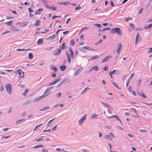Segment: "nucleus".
Returning a JSON list of instances; mask_svg holds the SVG:
<instances>
[{"instance_id":"47","label":"nucleus","mask_w":152,"mask_h":152,"mask_svg":"<svg viewBox=\"0 0 152 152\" xmlns=\"http://www.w3.org/2000/svg\"><path fill=\"white\" fill-rule=\"evenodd\" d=\"M81 9V7L80 6H77L75 9V10H80Z\"/></svg>"},{"instance_id":"19","label":"nucleus","mask_w":152,"mask_h":152,"mask_svg":"<svg viewBox=\"0 0 152 152\" xmlns=\"http://www.w3.org/2000/svg\"><path fill=\"white\" fill-rule=\"evenodd\" d=\"M43 10V9L39 8L35 12V14L36 15L40 14L41 13V11H42Z\"/></svg>"},{"instance_id":"43","label":"nucleus","mask_w":152,"mask_h":152,"mask_svg":"<svg viewBox=\"0 0 152 152\" xmlns=\"http://www.w3.org/2000/svg\"><path fill=\"white\" fill-rule=\"evenodd\" d=\"M68 59V62L70 64L71 61V58L70 57H67Z\"/></svg>"},{"instance_id":"36","label":"nucleus","mask_w":152,"mask_h":152,"mask_svg":"<svg viewBox=\"0 0 152 152\" xmlns=\"http://www.w3.org/2000/svg\"><path fill=\"white\" fill-rule=\"evenodd\" d=\"M70 44L72 46L74 45L75 44V42L74 41L73 39L71 40L70 41Z\"/></svg>"},{"instance_id":"30","label":"nucleus","mask_w":152,"mask_h":152,"mask_svg":"<svg viewBox=\"0 0 152 152\" xmlns=\"http://www.w3.org/2000/svg\"><path fill=\"white\" fill-rule=\"evenodd\" d=\"M66 67L65 66H61L60 67V69L62 71H64L66 69Z\"/></svg>"},{"instance_id":"38","label":"nucleus","mask_w":152,"mask_h":152,"mask_svg":"<svg viewBox=\"0 0 152 152\" xmlns=\"http://www.w3.org/2000/svg\"><path fill=\"white\" fill-rule=\"evenodd\" d=\"M13 23V21L11 20L8 23H6V24H7L8 26H10L11 24Z\"/></svg>"},{"instance_id":"4","label":"nucleus","mask_w":152,"mask_h":152,"mask_svg":"<svg viewBox=\"0 0 152 152\" xmlns=\"http://www.w3.org/2000/svg\"><path fill=\"white\" fill-rule=\"evenodd\" d=\"M120 73V72L118 70L114 69L112 72H111V71H110L109 74L111 77V79H113V76L112 75V74H115L117 75L119 74Z\"/></svg>"},{"instance_id":"16","label":"nucleus","mask_w":152,"mask_h":152,"mask_svg":"<svg viewBox=\"0 0 152 152\" xmlns=\"http://www.w3.org/2000/svg\"><path fill=\"white\" fill-rule=\"evenodd\" d=\"M29 23L28 21H26L23 23H21L20 25L22 27H24L26 25H28Z\"/></svg>"},{"instance_id":"53","label":"nucleus","mask_w":152,"mask_h":152,"mask_svg":"<svg viewBox=\"0 0 152 152\" xmlns=\"http://www.w3.org/2000/svg\"><path fill=\"white\" fill-rule=\"evenodd\" d=\"M128 91L130 92H132V87L129 86L128 88Z\"/></svg>"},{"instance_id":"12","label":"nucleus","mask_w":152,"mask_h":152,"mask_svg":"<svg viewBox=\"0 0 152 152\" xmlns=\"http://www.w3.org/2000/svg\"><path fill=\"white\" fill-rule=\"evenodd\" d=\"M82 70V68H80L78 69L75 74V75L76 76L78 75V74L81 72Z\"/></svg>"},{"instance_id":"33","label":"nucleus","mask_w":152,"mask_h":152,"mask_svg":"<svg viewBox=\"0 0 152 152\" xmlns=\"http://www.w3.org/2000/svg\"><path fill=\"white\" fill-rule=\"evenodd\" d=\"M29 58L30 59H31L33 58V55L32 53H29L28 54Z\"/></svg>"},{"instance_id":"60","label":"nucleus","mask_w":152,"mask_h":152,"mask_svg":"<svg viewBox=\"0 0 152 152\" xmlns=\"http://www.w3.org/2000/svg\"><path fill=\"white\" fill-rule=\"evenodd\" d=\"M60 17H61V16L58 17V16H57L56 15H54L52 17V19H54L56 18Z\"/></svg>"},{"instance_id":"1","label":"nucleus","mask_w":152,"mask_h":152,"mask_svg":"<svg viewBox=\"0 0 152 152\" xmlns=\"http://www.w3.org/2000/svg\"><path fill=\"white\" fill-rule=\"evenodd\" d=\"M54 87L52 86L47 88L44 91L43 94L41 96L43 98L47 97L51 93V90L53 89Z\"/></svg>"},{"instance_id":"51","label":"nucleus","mask_w":152,"mask_h":152,"mask_svg":"<svg viewBox=\"0 0 152 152\" xmlns=\"http://www.w3.org/2000/svg\"><path fill=\"white\" fill-rule=\"evenodd\" d=\"M139 131L141 133H144L146 132L145 130L143 129H139Z\"/></svg>"},{"instance_id":"7","label":"nucleus","mask_w":152,"mask_h":152,"mask_svg":"<svg viewBox=\"0 0 152 152\" xmlns=\"http://www.w3.org/2000/svg\"><path fill=\"white\" fill-rule=\"evenodd\" d=\"M60 48H58L55 50L53 53V55L58 56L60 54L61 51V50Z\"/></svg>"},{"instance_id":"26","label":"nucleus","mask_w":152,"mask_h":152,"mask_svg":"<svg viewBox=\"0 0 152 152\" xmlns=\"http://www.w3.org/2000/svg\"><path fill=\"white\" fill-rule=\"evenodd\" d=\"M42 99H43V98L42 97V96H39L38 98L35 99L34 100V102H38V101H39L40 100Z\"/></svg>"},{"instance_id":"2","label":"nucleus","mask_w":152,"mask_h":152,"mask_svg":"<svg viewBox=\"0 0 152 152\" xmlns=\"http://www.w3.org/2000/svg\"><path fill=\"white\" fill-rule=\"evenodd\" d=\"M111 32L113 34L117 33V34L121 35V31L119 28H116L114 29H112L111 30Z\"/></svg>"},{"instance_id":"10","label":"nucleus","mask_w":152,"mask_h":152,"mask_svg":"<svg viewBox=\"0 0 152 152\" xmlns=\"http://www.w3.org/2000/svg\"><path fill=\"white\" fill-rule=\"evenodd\" d=\"M46 7L50 10H56L57 9L56 7H54L53 6H50L49 5H46Z\"/></svg>"},{"instance_id":"18","label":"nucleus","mask_w":152,"mask_h":152,"mask_svg":"<svg viewBox=\"0 0 152 152\" xmlns=\"http://www.w3.org/2000/svg\"><path fill=\"white\" fill-rule=\"evenodd\" d=\"M97 116L98 115L94 114V115H92L90 116V119H93L96 118Z\"/></svg>"},{"instance_id":"22","label":"nucleus","mask_w":152,"mask_h":152,"mask_svg":"<svg viewBox=\"0 0 152 152\" xmlns=\"http://www.w3.org/2000/svg\"><path fill=\"white\" fill-rule=\"evenodd\" d=\"M61 83L63 84H66L69 82V81L67 79H65L63 80L61 82Z\"/></svg>"},{"instance_id":"46","label":"nucleus","mask_w":152,"mask_h":152,"mask_svg":"<svg viewBox=\"0 0 152 152\" xmlns=\"http://www.w3.org/2000/svg\"><path fill=\"white\" fill-rule=\"evenodd\" d=\"M53 121L52 120H50L48 123L47 125L48 126H50L51 125V123Z\"/></svg>"},{"instance_id":"5","label":"nucleus","mask_w":152,"mask_h":152,"mask_svg":"<svg viewBox=\"0 0 152 152\" xmlns=\"http://www.w3.org/2000/svg\"><path fill=\"white\" fill-rule=\"evenodd\" d=\"M84 49H85L88 50H92V51L94 50L92 49L91 47H89V46H83V48H80V50L82 51H83Z\"/></svg>"},{"instance_id":"3","label":"nucleus","mask_w":152,"mask_h":152,"mask_svg":"<svg viewBox=\"0 0 152 152\" xmlns=\"http://www.w3.org/2000/svg\"><path fill=\"white\" fill-rule=\"evenodd\" d=\"M6 88L8 93L11 94L12 92V86L10 84H7L5 86Z\"/></svg>"},{"instance_id":"35","label":"nucleus","mask_w":152,"mask_h":152,"mask_svg":"<svg viewBox=\"0 0 152 152\" xmlns=\"http://www.w3.org/2000/svg\"><path fill=\"white\" fill-rule=\"evenodd\" d=\"M99 56L96 55L95 56H93L91 58L92 60H94L95 59H96L99 57Z\"/></svg>"},{"instance_id":"45","label":"nucleus","mask_w":152,"mask_h":152,"mask_svg":"<svg viewBox=\"0 0 152 152\" xmlns=\"http://www.w3.org/2000/svg\"><path fill=\"white\" fill-rule=\"evenodd\" d=\"M62 84V83H61V82L59 83L58 85L56 86V87L57 88H58V87H60V86H61V85Z\"/></svg>"},{"instance_id":"59","label":"nucleus","mask_w":152,"mask_h":152,"mask_svg":"<svg viewBox=\"0 0 152 152\" xmlns=\"http://www.w3.org/2000/svg\"><path fill=\"white\" fill-rule=\"evenodd\" d=\"M129 81V79H128L126 82V87H127L128 86Z\"/></svg>"},{"instance_id":"57","label":"nucleus","mask_w":152,"mask_h":152,"mask_svg":"<svg viewBox=\"0 0 152 152\" xmlns=\"http://www.w3.org/2000/svg\"><path fill=\"white\" fill-rule=\"evenodd\" d=\"M13 19V17H11L10 16H8L6 18L7 19Z\"/></svg>"},{"instance_id":"56","label":"nucleus","mask_w":152,"mask_h":152,"mask_svg":"<svg viewBox=\"0 0 152 152\" xmlns=\"http://www.w3.org/2000/svg\"><path fill=\"white\" fill-rule=\"evenodd\" d=\"M104 127L105 128L109 129H111V127L109 126L106 125L104 126Z\"/></svg>"},{"instance_id":"9","label":"nucleus","mask_w":152,"mask_h":152,"mask_svg":"<svg viewBox=\"0 0 152 152\" xmlns=\"http://www.w3.org/2000/svg\"><path fill=\"white\" fill-rule=\"evenodd\" d=\"M122 45L121 44H119L118 45V49L117 51V53H118L119 54L120 52L121 48V47H122Z\"/></svg>"},{"instance_id":"13","label":"nucleus","mask_w":152,"mask_h":152,"mask_svg":"<svg viewBox=\"0 0 152 152\" xmlns=\"http://www.w3.org/2000/svg\"><path fill=\"white\" fill-rule=\"evenodd\" d=\"M55 35L53 34L52 36L48 37L47 38V40L49 41H51L52 40H53L55 38Z\"/></svg>"},{"instance_id":"28","label":"nucleus","mask_w":152,"mask_h":152,"mask_svg":"<svg viewBox=\"0 0 152 152\" xmlns=\"http://www.w3.org/2000/svg\"><path fill=\"white\" fill-rule=\"evenodd\" d=\"M40 21L39 20H37L35 23L34 24V25L35 26H38L40 25Z\"/></svg>"},{"instance_id":"20","label":"nucleus","mask_w":152,"mask_h":152,"mask_svg":"<svg viewBox=\"0 0 152 152\" xmlns=\"http://www.w3.org/2000/svg\"><path fill=\"white\" fill-rule=\"evenodd\" d=\"M10 29L12 31H19V30L17 28H16L14 27H12L10 28Z\"/></svg>"},{"instance_id":"25","label":"nucleus","mask_w":152,"mask_h":152,"mask_svg":"<svg viewBox=\"0 0 152 152\" xmlns=\"http://www.w3.org/2000/svg\"><path fill=\"white\" fill-rule=\"evenodd\" d=\"M104 139H108L109 140H112V139L110 137V136L109 134H106L104 137Z\"/></svg>"},{"instance_id":"27","label":"nucleus","mask_w":152,"mask_h":152,"mask_svg":"<svg viewBox=\"0 0 152 152\" xmlns=\"http://www.w3.org/2000/svg\"><path fill=\"white\" fill-rule=\"evenodd\" d=\"M51 69L54 70L55 72L57 71V68L54 66H52L50 67Z\"/></svg>"},{"instance_id":"62","label":"nucleus","mask_w":152,"mask_h":152,"mask_svg":"<svg viewBox=\"0 0 152 152\" xmlns=\"http://www.w3.org/2000/svg\"><path fill=\"white\" fill-rule=\"evenodd\" d=\"M127 135H128L129 137H131V138H133V136L132 135V134H127Z\"/></svg>"},{"instance_id":"49","label":"nucleus","mask_w":152,"mask_h":152,"mask_svg":"<svg viewBox=\"0 0 152 152\" xmlns=\"http://www.w3.org/2000/svg\"><path fill=\"white\" fill-rule=\"evenodd\" d=\"M134 73H132V74H131V76L129 77V80H131L132 77L134 76Z\"/></svg>"},{"instance_id":"44","label":"nucleus","mask_w":152,"mask_h":152,"mask_svg":"<svg viewBox=\"0 0 152 152\" xmlns=\"http://www.w3.org/2000/svg\"><path fill=\"white\" fill-rule=\"evenodd\" d=\"M130 26L133 29L135 27V25L133 23H131L130 24Z\"/></svg>"},{"instance_id":"61","label":"nucleus","mask_w":152,"mask_h":152,"mask_svg":"<svg viewBox=\"0 0 152 152\" xmlns=\"http://www.w3.org/2000/svg\"><path fill=\"white\" fill-rule=\"evenodd\" d=\"M107 66H106L104 68H102V69L104 71H107Z\"/></svg>"},{"instance_id":"48","label":"nucleus","mask_w":152,"mask_h":152,"mask_svg":"<svg viewBox=\"0 0 152 152\" xmlns=\"http://www.w3.org/2000/svg\"><path fill=\"white\" fill-rule=\"evenodd\" d=\"M28 49H27L25 50V49H18L17 50L18 51H26Z\"/></svg>"},{"instance_id":"54","label":"nucleus","mask_w":152,"mask_h":152,"mask_svg":"<svg viewBox=\"0 0 152 152\" xmlns=\"http://www.w3.org/2000/svg\"><path fill=\"white\" fill-rule=\"evenodd\" d=\"M117 116L115 115H112V116H110V117H109V118H116V117H117Z\"/></svg>"},{"instance_id":"58","label":"nucleus","mask_w":152,"mask_h":152,"mask_svg":"<svg viewBox=\"0 0 152 152\" xmlns=\"http://www.w3.org/2000/svg\"><path fill=\"white\" fill-rule=\"evenodd\" d=\"M61 78H58L57 79L55 80L56 82L58 83L59 81H61Z\"/></svg>"},{"instance_id":"55","label":"nucleus","mask_w":152,"mask_h":152,"mask_svg":"<svg viewBox=\"0 0 152 152\" xmlns=\"http://www.w3.org/2000/svg\"><path fill=\"white\" fill-rule=\"evenodd\" d=\"M57 127V126H55L52 129V131H54V130H55V131H56V128Z\"/></svg>"},{"instance_id":"23","label":"nucleus","mask_w":152,"mask_h":152,"mask_svg":"<svg viewBox=\"0 0 152 152\" xmlns=\"http://www.w3.org/2000/svg\"><path fill=\"white\" fill-rule=\"evenodd\" d=\"M90 88L88 87H86L85 88L84 90L81 92V94H85L86 92L87 91L90 89Z\"/></svg>"},{"instance_id":"32","label":"nucleus","mask_w":152,"mask_h":152,"mask_svg":"<svg viewBox=\"0 0 152 152\" xmlns=\"http://www.w3.org/2000/svg\"><path fill=\"white\" fill-rule=\"evenodd\" d=\"M44 146L43 145H37L35 146L34 147V149H36V148H42Z\"/></svg>"},{"instance_id":"15","label":"nucleus","mask_w":152,"mask_h":152,"mask_svg":"<svg viewBox=\"0 0 152 152\" xmlns=\"http://www.w3.org/2000/svg\"><path fill=\"white\" fill-rule=\"evenodd\" d=\"M152 27V24L151 23L148 25H144V28L145 29H147L148 28H150Z\"/></svg>"},{"instance_id":"11","label":"nucleus","mask_w":152,"mask_h":152,"mask_svg":"<svg viewBox=\"0 0 152 152\" xmlns=\"http://www.w3.org/2000/svg\"><path fill=\"white\" fill-rule=\"evenodd\" d=\"M17 71H18V73L19 75H22L21 72L23 73V75L21 76V77L23 78L24 77V72L22 71L21 69H19Z\"/></svg>"},{"instance_id":"42","label":"nucleus","mask_w":152,"mask_h":152,"mask_svg":"<svg viewBox=\"0 0 152 152\" xmlns=\"http://www.w3.org/2000/svg\"><path fill=\"white\" fill-rule=\"evenodd\" d=\"M49 108V106L47 107H44V108H43L42 109L40 110V111H42L45 110H47V109H48V108Z\"/></svg>"},{"instance_id":"52","label":"nucleus","mask_w":152,"mask_h":152,"mask_svg":"<svg viewBox=\"0 0 152 152\" xmlns=\"http://www.w3.org/2000/svg\"><path fill=\"white\" fill-rule=\"evenodd\" d=\"M117 128L118 129H119L120 130L121 129V130H124V129L122 128V127L121 126H117Z\"/></svg>"},{"instance_id":"63","label":"nucleus","mask_w":152,"mask_h":152,"mask_svg":"<svg viewBox=\"0 0 152 152\" xmlns=\"http://www.w3.org/2000/svg\"><path fill=\"white\" fill-rule=\"evenodd\" d=\"M108 108L110 109L111 110H113V108L110 105H109Z\"/></svg>"},{"instance_id":"24","label":"nucleus","mask_w":152,"mask_h":152,"mask_svg":"<svg viewBox=\"0 0 152 152\" xmlns=\"http://www.w3.org/2000/svg\"><path fill=\"white\" fill-rule=\"evenodd\" d=\"M65 46H66V44L65 43H63L61 46L59 48H60L61 50H64L65 48Z\"/></svg>"},{"instance_id":"8","label":"nucleus","mask_w":152,"mask_h":152,"mask_svg":"<svg viewBox=\"0 0 152 152\" xmlns=\"http://www.w3.org/2000/svg\"><path fill=\"white\" fill-rule=\"evenodd\" d=\"M69 50L70 52V56L71 58L72 59H74V53L73 51L72 50V49L71 48H69Z\"/></svg>"},{"instance_id":"64","label":"nucleus","mask_w":152,"mask_h":152,"mask_svg":"<svg viewBox=\"0 0 152 152\" xmlns=\"http://www.w3.org/2000/svg\"><path fill=\"white\" fill-rule=\"evenodd\" d=\"M149 49V50L148 51V53H151L152 52V48H150Z\"/></svg>"},{"instance_id":"17","label":"nucleus","mask_w":152,"mask_h":152,"mask_svg":"<svg viewBox=\"0 0 152 152\" xmlns=\"http://www.w3.org/2000/svg\"><path fill=\"white\" fill-rule=\"evenodd\" d=\"M69 4V2L68 1L67 2H60L58 3L59 5H66Z\"/></svg>"},{"instance_id":"50","label":"nucleus","mask_w":152,"mask_h":152,"mask_svg":"<svg viewBox=\"0 0 152 152\" xmlns=\"http://www.w3.org/2000/svg\"><path fill=\"white\" fill-rule=\"evenodd\" d=\"M109 135L110 137H114V135L112 132H110L109 133Z\"/></svg>"},{"instance_id":"29","label":"nucleus","mask_w":152,"mask_h":152,"mask_svg":"<svg viewBox=\"0 0 152 152\" xmlns=\"http://www.w3.org/2000/svg\"><path fill=\"white\" fill-rule=\"evenodd\" d=\"M61 95V93L59 92L55 95V96L58 98H59L60 97Z\"/></svg>"},{"instance_id":"41","label":"nucleus","mask_w":152,"mask_h":152,"mask_svg":"<svg viewBox=\"0 0 152 152\" xmlns=\"http://www.w3.org/2000/svg\"><path fill=\"white\" fill-rule=\"evenodd\" d=\"M43 136H41L40 137L39 139L36 140L35 141H39L42 140L43 139Z\"/></svg>"},{"instance_id":"39","label":"nucleus","mask_w":152,"mask_h":152,"mask_svg":"<svg viewBox=\"0 0 152 152\" xmlns=\"http://www.w3.org/2000/svg\"><path fill=\"white\" fill-rule=\"evenodd\" d=\"M102 103L105 107H107V108H108V106H109V105L107 104L106 103H105L103 102H102Z\"/></svg>"},{"instance_id":"21","label":"nucleus","mask_w":152,"mask_h":152,"mask_svg":"<svg viewBox=\"0 0 152 152\" xmlns=\"http://www.w3.org/2000/svg\"><path fill=\"white\" fill-rule=\"evenodd\" d=\"M43 39L42 38L39 39L37 41V44L39 45H41L43 43Z\"/></svg>"},{"instance_id":"6","label":"nucleus","mask_w":152,"mask_h":152,"mask_svg":"<svg viewBox=\"0 0 152 152\" xmlns=\"http://www.w3.org/2000/svg\"><path fill=\"white\" fill-rule=\"evenodd\" d=\"M86 114L85 115V116L82 118L80 119L78 121V124L80 126L82 124L83 121H85L86 119Z\"/></svg>"},{"instance_id":"34","label":"nucleus","mask_w":152,"mask_h":152,"mask_svg":"<svg viewBox=\"0 0 152 152\" xmlns=\"http://www.w3.org/2000/svg\"><path fill=\"white\" fill-rule=\"evenodd\" d=\"M29 91V90L28 89H26L25 91V92L23 93V95L24 96H25L27 95V93Z\"/></svg>"},{"instance_id":"31","label":"nucleus","mask_w":152,"mask_h":152,"mask_svg":"<svg viewBox=\"0 0 152 152\" xmlns=\"http://www.w3.org/2000/svg\"><path fill=\"white\" fill-rule=\"evenodd\" d=\"M92 68L93 70H94L96 71H97L99 69V67L97 66H94L92 67Z\"/></svg>"},{"instance_id":"40","label":"nucleus","mask_w":152,"mask_h":152,"mask_svg":"<svg viewBox=\"0 0 152 152\" xmlns=\"http://www.w3.org/2000/svg\"><path fill=\"white\" fill-rule=\"evenodd\" d=\"M94 25L98 27H102V25L96 23L94 24Z\"/></svg>"},{"instance_id":"14","label":"nucleus","mask_w":152,"mask_h":152,"mask_svg":"<svg viewBox=\"0 0 152 152\" xmlns=\"http://www.w3.org/2000/svg\"><path fill=\"white\" fill-rule=\"evenodd\" d=\"M111 56H106L103 59V60L102 61V63L106 61H107L109 59V58H111Z\"/></svg>"},{"instance_id":"37","label":"nucleus","mask_w":152,"mask_h":152,"mask_svg":"<svg viewBox=\"0 0 152 152\" xmlns=\"http://www.w3.org/2000/svg\"><path fill=\"white\" fill-rule=\"evenodd\" d=\"M138 36H139V34H137V35H136V42H135V44L136 45H137V42L138 41Z\"/></svg>"}]
</instances>
